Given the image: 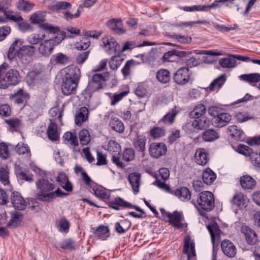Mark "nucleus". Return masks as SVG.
Listing matches in <instances>:
<instances>
[{"instance_id": "nucleus-1", "label": "nucleus", "mask_w": 260, "mask_h": 260, "mask_svg": "<svg viewBox=\"0 0 260 260\" xmlns=\"http://www.w3.org/2000/svg\"><path fill=\"white\" fill-rule=\"evenodd\" d=\"M36 50V48L33 45L22 46L21 41L17 39L10 47L7 57L11 61L15 59L25 66L31 61L32 56Z\"/></svg>"}, {"instance_id": "nucleus-2", "label": "nucleus", "mask_w": 260, "mask_h": 260, "mask_svg": "<svg viewBox=\"0 0 260 260\" xmlns=\"http://www.w3.org/2000/svg\"><path fill=\"white\" fill-rule=\"evenodd\" d=\"M36 50V48L33 45L22 46L21 41L17 39L10 47L7 57L11 61L15 59L25 66L31 61L32 56Z\"/></svg>"}, {"instance_id": "nucleus-3", "label": "nucleus", "mask_w": 260, "mask_h": 260, "mask_svg": "<svg viewBox=\"0 0 260 260\" xmlns=\"http://www.w3.org/2000/svg\"><path fill=\"white\" fill-rule=\"evenodd\" d=\"M191 203L198 209L211 211L215 206L213 194L209 191H202L198 196L197 200L192 199Z\"/></svg>"}, {"instance_id": "nucleus-4", "label": "nucleus", "mask_w": 260, "mask_h": 260, "mask_svg": "<svg viewBox=\"0 0 260 260\" xmlns=\"http://www.w3.org/2000/svg\"><path fill=\"white\" fill-rule=\"evenodd\" d=\"M208 111L209 114L213 117L212 124L216 127L221 128L227 125L232 119L231 114L222 112L219 107L211 106Z\"/></svg>"}, {"instance_id": "nucleus-5", "label": "nucleus", "mask_w": 260, "mask_h": 260, "mask_svg": "<svg viewBox=\"0 0 260 260\" xmlns=\"http://www.w3.org/2000/svg\"><path fill=\"white\" fill-rule=\"evenodd\" d=\"M59 35L61 37L56 36L41 42L38 48L39 53L45 57H48L52 53L54 47L59 44L63 39L73 37L71 35L67 36L64 31L60 32Z\"/></svg>"}, {"instance_id": "nucleus-6", "label": "nucleus", "mask_w": 260, "mask_h": 260, "mask_svg": "<svg viewBox=\"0 0 260 260\" xmlns=\"http://www.w3.org/2000/svg\"><path fill=\"white\" fill-rule=\"evenodd\" d=\"M81 72L79 68L69 67L61 70L56 78L62 81H79Z\"/></svg>"}, {"instance_id": "nucleus-7", "label": "nucleus", "mask_w": 260, "mask_h": 260, "mask_svg": "<svg viewBox=\"0 0 260 260\" xmlns=\"http://www.w3.org/2000/svg\"><path fill=\"white\" fill-rule=\"evenodd\" d=\"M36 186L39 191L36 195L38 200L43 201V197L50 193L55 188V185L50 182L47 179L41 178L38 179L36 183Z\"/></svg>"}, {"instance_id": "nucleus-8", "label": "nucleus", "mask_w": 260, "mask_h": 260, "mask_svg": "<svg viewBox=\"0 0 260 260\" xmlns=\"http://www.w3.org/2000/svg\"><path fill=\"white\" fill-rule=\"evenodd\" d=\"M149 151L151 157L158 158L166 154L167 148L164 143H152L149 146Z\"/></svg>"}, {"instance_id": "nucleus-9", "label": "nucleus", "mask_w": 260, "mask_h": 260, "mask_svg": "<svg viewBox=\"0 0 260 260\" xmlns=\"http://www.w3.org/2000/svg\"><path fill=\"white\" fill-rule=\"evenodd\" d=\"M118 206H120L127 208H134L136 211L141 212L142 214H144V211L139 207L133 205L132 204L125 201L124 200L120 197H117L114 200L110 201L109 207L115 210H119Z\"/></svg>"}, {"instance_id": "nucleus-10", "label": "nucleus", "mask_w": 260, "mask_h": 260, "mask_svg": "<svg viewBox=\"0 0 260 260\" xmlns=\"http://www.w3.org/2000/svg\"><path fill=\"white\" fill-rule=\"evenodd\" d=\"M12 206L18 210H24L26 207V203L20 192L13 191L10 197Z\"/></svg>"}, {"instance_id": "nucleus-11", "label": "nucleus", "mask_w": 260, "mask_h": 260, "mask_svg": "<svg viewBox=\"0 0 260 260\" xmlns=\"http://www.w3.org/2000/svg\"><path fill=\"white\" fill-rule=\"evenodd\" d=\"M241 232L245 236L247 242L250 245H254L258 242V236L255 232L247 225H243Z\"/></svg>"}, {"instance_id": "nucleus-12", "label": "nucleus", "mask_w": 260, "mask_h": 260, "mask_svg": "<svg viewBox=\"0 0 260 260\" xmlns=\"http://www.w3.org/2000/svg\"><path fill=\"white\" fill-rule=\"evenodd\" d=\"M221 248L223 253L228 257H234L237 253L235 245L229 240L225 239L221 243Z\"/></svg>"}, {"instance_id": "nucleus-13", "label": "nucleus", "mask_w": 260, "mask_h": 260, "mask_svg": "<svg viewBox=\"0 0 260 260\" xmlns=\"http://www.w3.org/2000/svg\"><path fill=\"white\" fill-rule=\"evenodd\" d=\"M123 23L121 19L113 18L107 22L108 27L114 33L119 35H122L125 32L123 28Z\"/></svg>"}, {"instance_id": "nucleus-14", "label": "nucleus", "mask_w": 260, "mask_h": 260, "mask_svg": "<svg viewBox=\"0 0 260 260\" xmlns=\"http://www.w3.org/2000/svg\"><path fill=\"white\" fill-rule=\"evenodd\" d=\"M10 98L14 100L15 104L25 105L30 98V95L23 88H20L16 93L11 95Z\"/></svg>"}, {"instance_id": "nucleus-15", "label": "nucleus", "mask_w": 260, "mask_h": 260, "mask_svg": "<svg viewBox=\"0 0 260 260\" xmlns=\"http://www.w3.org/2000/svg\"><path fill=\"white\" fill-rule=\"evenodd\" d=\"M102 42L107 53L111 54L116 52L118 44L114 38L105 36L103 38Z\"/></svg>"}, {"instance_id": "nucleus-16", "label": "nucleus", "mask_w": 260, "mask_h": 260, "mask_svg": "<svg viewBox=\"0 0 260 260\" xmlns=\"http://www.w3.org/2000/svg\"><path fill=\"white\" fill-rule=\"evenodd\" d=\"M191 74L187 68L182 67L179 69L174 74V81H189L192 80Z\"/></svg>"}, {"instance_id": "nucleus-17", "label": "nucleus", "mask_w": 260, "mask_h": 260, "mask_svg": "<svg viewBox=\"0 0 260 260\" xmlns=\"http://www.w3.org/2000/svg\"><path fill=\"white\" fill-rule=\"evenodd\" d=\"M147 139L143 135H138L133 141L134 147L138 152L142 153V156H144L146 150V144Z\"/></svg>"}, {"instance_id": "nucleus-18", "label": "nucleus", "mask_w": 260, "mask_h": 260, "mask_svg": "<svg viewBox=\"0 0 260 260\" xmlns=\"http://www.w3.org/2000/svg\"><path fill=\"white\" fill-rule=\"evenodd\" d=\"M183 252L187 254V260H191L192 257L196 255L194 244L191 242L189 237L186 236L184 239Z\"/></svg>"}, {"instance_id": "nucleus-19", "label": "nucleus", "mask_w": 260, "mask_h": 260, "mask_svg": "<svg viewBox=\"0 0 260 260\" xmlns=\"http://www.w3.org/2000/svg\"><path fill=\"white\" fill-rule=\"evenodd\" d=\"M210 126V120L206 117L195 118L191 123V126L196 130H206Z\"/></svg>"}, {"instance_id": "nucleus-20", "label": "nucleus", "mask_w": 260, "mask_h": 260, "mask_svg": "<svg viewBox=\"0 0 260 260\" xmlns=\"http://www.w3.org/2000/svg\"><path fill=\"white\" fill-rule=\"evenodd\" d=\"M88 109L85 107H82L79 109L75 116V123L77 125H81L83 122L88 120Z\"/></svg>"}, {"instance_id": "nucleus-21", "label": "nucleus", "mask_w": 260, "mask_h": 260, "mask_svg": "<svg viewBox=\"0 0 260 260\" xmlns=\"http://www.w3.org/2000/svg\"><path fill=\"white\" fill-rule=\"evenodd\" d=\"M141 177V174L138 172L132 173L128 175V180L135 194L139 191Z\"/></svg>"}, {"instance_id": "nucleus-22", "label": "nucleus", "mask_w": 260, "mask_h": 260, "mask_svg": "<svg viewBox=\"0 0 260 260\" xmlns=\"http://www.w3.org/2000/svg\"><path fill=\"white\" fill-rule=\"evenodd\" d=\"M207 228L210 234L212 243L214 245L216 239L218 240L220 238L221 231L216 222L208 224Z\"/></svg>"}, {"instance_id": "nucleus-23", "label": "nucleus", "mask_w": 260, "mask_h": 260, "mask_svg": "<svg viewBox=\"0 0 260 260\" xmlns=\"http://www.w3.org/2000/svg\"><path fill=\"white\" fill-rule=\"evenodd\" d=\"M169 222L170 224L173 226L180 229L182 227L183 225L181 223L182 221V216L177 212L174 211L173 213L168 214Z\"/></svg>"}, {"instance_id": "nucleus-24", "label": "nucleus", "mask_w": 260, "mask_h": 260, "mask_svg": "<svg viewBox=\"0 0 260 260\" xmlns=\"http://www.w3.org/2000/svg\"><path fill=\"white\" fill-rule=\"evenodd\" d=\"M76 244L75 242L72 239H65L61 242L55 246V248L59 251H61L60 248L65 250L73 251L76 249Z\"/></svg>"}, {"instance_id": "nucleus-25", "label": "nucleus", "mask_w": 260, "mask_h": 260, "mask_svg": "<svg viewBox=\"0 0 260 260\" xmlns=\"http://www.w3.org/2000/svg\"><path fill=\"white\" fill-rule=\"evenodd\" d=\"M217 5L211 4L210 5H193L192 6H184L180 7V9L186 12L193 11H208L211 9H214Z\"/></svg>"}, {"instance_id": "nucleus-26", "label": "nucleus", "mask_w": 260, "mask_h": 260, "mask_svg": "<svg viewBox=\"0 0 260 260\" xmlns=\"http://www.w3.org/2000/svg\"><path fill=\"white\" fill-rule=\"evenodd\" d=\"M178 112L174 108L171 111L168 112L164 117L158 121V123L161 124L163 123L167 125H170L172 124L175 120V118L177 115Z\"/></svg>"}, {"instance_id": "nucleus-27", "label": "nucleus", "mask_w": 260, "mask_h": 260, "mask_svg": "<svg viewBox=\"0 0 260 260\" xmlns=\"http://www.w3.org/2000/svg\"><path fill=\"white\" fill-rule=\"evenodd\" d=\"M174 194L184 202L188 201L191 199V192L186 187H181L176 189L174 192Z\"/></svg>"}, {"instance_id": "nucleus-28", "label": "nucleus", "mask_w": 260, "mask_h": 260, "mask_svg": "<svg viewBox=\"0 0 260 260\" xmlns=\"http://www.w3.org/2000/svg\"><path fill=\"white\" fill-rule=\"evenodd\" d=\"M216 178V174L209 168L204 170L202 173V179L205 184H212Z\"/></svg>"}, {"instance_id": "nucleus-29", "label": "nucleus", "mask_w": 260, "mask_h": 260, "mask_svg": "<svg viewBox=\"0 0 260 260\" xmlns=\"http://www.w3.org/2000/svg\"><path fill=\"white\" fill-rule=\"evenodd\" d=\"M206 112V108L203 104L196 106L193 110L189 113V116L191 118H198L204 117Z\"/></svg>"}, {"instance_id": "nucleus-30", "label": "nucleus", "mask_w": 260, "mask_h": 260, "mask_svg": "<svg viewBox=\"0 0 260 260\" xmlns=\"http://www.w3.org/2000/svg\"><path fill=\"white\" fill-rule=\"evenodd\" d=\"M202 138L205 142H212L219 138L217 132L213 128L206 129L202 133Z\"/></svg>"}, {"instance_id": "nucleus-31", "label": "nucleus", "mask_w": 260, "mask_h": 260, "mask_svg": "<svg viewBox=\"0 0 260 260\" xmlns=\"http://www.w3.org/2000/svg\"><path fill=\"white\" fill-rule=\"evenodd\" d=\"M240 182L242 187L247 189H252L256 184L255 180L248 175L241 177Z\"/></svg>"}, {"instance_id": "nucleus-32", "label": "nucleus", "mask_w": 260, "mask_h": 260, "mask_svg": "<svg viewBox=\"0 0 260 260\" xmlns=\"http://www.w3.org/2000/svg\"><path fill=\"white\" fill-rule=\"evenodd\" d=\"M78 82H62L61 90L63 94L69 95L75 93L78 87Z\"/></svg>"}, {"instance_id": "nucleus-33", "label": "nucleus", "mask_w": 260, "mask_h": 260, "mask_svg": "<svg viewBox=\"0 0 260 260\" xmlns=\"http://www.w3.org/2000/svg\"><path fill=\"white\" fill-rule=\"evenodd\" d=\"M194 156L196 162L200 165L205 166L208 162L207 153L203 148L197 149Z\"/></svg>"}, {"instance_id": "nucleus-34", "label": "nucleus", "mask_w": 260, "mask_h": 260, "mask_svg": "<svg viewBox=\"0 0 260 260\" xmlns=\"http://www.w3.org/2000/svg\"><path fill=\"white\" fill-rule=\"evenodd\" d=\"M94 236L102 240L107 239L110 236L109 229L107 226H99L94 233Z\"/></svg>"}, {"instance_id": "nucleus-35", "label": "nucleus", "mask_w": 260, "mask_h": 260, "mask_svg": "<svg viewBox=\"0 0 260 260\" xmlns=\"http://www.w3.org/2000/svg\"><path fill=\"white\" fill-rule=\"evenodd\" d=\"M64 141H67L70 146L75 148L79 145L77 135L75 133L67 132L63 136Z\"/></svg>"}, {"instance_id": "nucleus-36", "label": "nucleus", "mask_w": 260, "mask_h": 260, "mask_svg": "<svg viewBox=\"0 0 260 260\" xmlns=\"http://www.w3.org/2000/svg\"><path fill=\"white\" fill-rule=\"evenodd\" d=\"M69 193L62 191L57 188L54 191H52L50 193L43 197L44 202H50L55 199V197H63L68 196Z\"/></svg>"}, {"instance_id": "nucleus-37", "label": "nucleus", "mask_w": 260, "mask_h": 260, "mask_svg": "<svg viewBox=\"0 0 260 260\" xmlns=\"http://www.w3.org/2000/svg\"><path fill=\"white\" fill-rule=\"evenodd\" d=\"M48 138L52 141H55L59 139V134L57 131V125L54 122L49 123L47 130Z\"/></svg>"}, {"instance_id": "nucleus-38", "label": "nucleus", "mask_w": 260, "mask_h": 260, "mask_svg": "<svg viewBox=\"0 0 260 260\" xmlns=\"http://www.w3.org/2000/svg\"><path fill=\"white\" fill-rule=\"evenodd\" d=\"M92 190V192L97 197L101 199H108L110 197L109 193L102 186L95 183V185L92 186L90 188Z\"/></svg>"}, {"instance_id": "nucleus-39", "label": "nucleus", "mask_w": 260, "mask_h": 260, "mask_svg": "<svg viewBox=\"0 0 260 260\" xmlns=\"http://www.w3.org/2000/svg\"><path fill=\"white\" fill-rule=\"evenodd\" d=\"M219 64L224 68H233L237 66V61L234 58L231 56L228 57L221 58L219 60Z\"/></svg>"}, {"instance_id": "nucleus-40", "label": "nucleus", "mask_w": 260, "mask_h": 260, "mask_svg": "<svg viewBox=\"0 0 260 260\" xmlns=\"http://www.w3.org/2000/svg\"><path fill=\"white\" fill-rule=\"evenodd\" d=\"M109 125L113 130L119 133H122L124 131L123 122L118 118L114 117L111 118Z\"/></svg>"}, {"instance_id": "nucleus-41", "label": "nucleus", "mask_w": 260, "mask_h": 260, "mask_svg": "<svg viewBox=\"0 0 260 260\" xmlns=\"http://www.w3.org/2000/svg\"><path fill=\"white\" fill-rule=\"evenodd\" d=\"M22 216L23 215L21 213L16 211L12 213L10 219L7 223V226L10 228L17 227L19 225V219L22 218Z\"/></svg>"}, {"instance_id": "nucleus-42", "label": "nucleus", "mask_w": 260, "mask_h": 260, "mask_svg": "<svg viewBox=\"0 0 260 260\" xmlns=\"http://www.w3.org/2000/svg\"><path fill=\"white\" fill-rule=\"evenodd\" d=\"M246 196L242 193L239 192L236 193L231 201L232 203L240 208H243L245 207L246 203Z\"/></svg>"}, {"instance_id": "nucleus-43", "label": "nucleus", "mask_w": 260, "mask_h": 260, "mask_svg": "<svg viewBox=\"0 0 260 260\" xmlns=\"http://www.w3.org/2000/svg\"><path fill=\"white\" fill-rule=\"evenodd\" d=\"M52 59L56 64L66 65L69 62L70 57L61 52H59L53 55Z\"/></svg>"}, {"instance_id": "nucleus-44", "label": "nucleus", "mask_w": 260, "mask_h": 260, "mask_svg": "<svg viewBox=\"0 0 260 260\" xmlns=\"http://www.w3.org/2000/svg\"><path fill=\"white\" fill-rule=\"evenodd\" d=\"M106 86L105 83H104L103 82H88L85 91L87 93L91 94L94 91L104 89Z\"/></svg>"}, {"instance_id": "nucleus-45", "label": "nucleus", "mask_w": 260, "mask_h": 260, "mask_svg": "<svg viewBox=\"0 0 260 260\" xmlns=\"http://www.w3.org/2000/svg\"><path fill=\"white\" fill-rule=\"evenodd\" d=\"M45 37L44 33L34 34L27 37V40L31 45L40 44Z\"/></svg>"}, {"instance_id": "nucleus-46", "label": "nucleus", "mask_w": 260, "mask_h": 260, "mask_svg": "<svg viewBox=\"0 0 260 260\" xmlns=\"http://www.w3.org/2000/svg\"><path fill=\"white\" fill-rule=\"evenodd\" d=\"M6 81H20V76L16 69H11L6 74Z\"/></svg>"}, {"instance_id": "nucleus-47", "label": "nucleus", "mask_w": 260, "mask_h": 260, "mask_svg": "<svg viewBox=\"0 0 260 260\" xmlns=\"http://www.w3.org/2000/svg\"><path fill=\"white\" fill-rule=\"evenodd\" d=\"M158 81H170L171 76L170 72L166 69H160L156 74Z\"/></svg>"}, {"instance_id": "nucleus-48", "label": "nucleus", "mask_w": 260, "mask_h": 260, "mask_svg": "<svg viewBox=\"0 0 260 260\" xmlns=\"http://www.w3.org/2000/svg\"><path fill=\"white\" fill-rule=\"evenodd\" d=\"M239 79L243 81H260V74L254 73L243 74L239 76Z\"/></svg>"}, {"instance_id": "nucleus-49", "label": "nucleus", "mask_w": 260, "mask_h": 260, "mask_svg": "<svg viewBox=\"0 0 260 260\" xmlns=\"http://www.w3.org/2000/svg\"><path fill=\"white\" fill-rule=\"evenodd\" d=\"M80 142L82 145H86L90 141V136L89 132L86 129H83L79 133Z\"/></svg>"}, {"instance_id": "nucleus-50", "label": "nucleus", "mask_w": 260, "mask_h": 260, "mask_svg": "<svg viewBox=\"0 0 260 260\" xmlns=\"http://www.w3.org/2000/svg\"><path fill=\"white\" fill-rule=\"evenodd\" d=\"M70 227V223L64 216L60 218L58 221L57 228L60 232L68 233Z\"/></svg>"}, {"instance_id": "nucleus-51", "label": "nucleus", "mask_w": 260, "mask_h": 260, "mask_svg": "<svg viewBox=\"0 0 260 260\" xmlns=\"http://www.w3.org/2000/svg\"><path fill=\"white\" fill-rule=\"evenodd\" d=\"M237 152L246 156H249V158L254 152L248 146L244 144H240L237 147Z\"/></svg>"}, {"instance_id": "nucleus-52", "label": "nucleus", "mask_w": 260, "mask_h": 260, "mask_svg": "<svg viewBox=\"0 0 260 260\" xmlns=\"http://www.w3.org/2000/svg\"><path fill=\"white\" fill-rule=\"evenodd\" d=\"M135 152L133 148H125L123 150L122 153L123 159L127 162H129L134 159Z\"/></svg>"}, {"instance_id": "nucleus-53", "label": "nucleus", "mask_w": 260, "mask_h": 260, "mask_svg": "<svg viewBox=\"0 0 260 260\" xmlns=\"http://www.w3.org/2000/svg\"><path fill=\"white\" fill-rule=\"evenodd\" d=\"M126 89L124 91L118 94H114L113 95L111 102V105H116L118 102L120 101L123 97L126 96L129 93V91L128 86H126Z\"/></svg>"}, {"instance_id": "nucleus-54", "label": "nucleus", "mask_w": 260, "mask_h": 260, "mask_svg": "<svg viewBox=\"0 0 260 260\" xmlns=\"http://www.w3.org/2000/svg\"><path fill=\"white\" fill-rule=\"evenodd\" d=\"M171 38L177 40L182 44H189L191 42V38L189 36L174 34L170 36Z\"/></svg>"}, {"instance_id": "nucleus-55", "label": "nucleus", "mask_w": 260, "mask_h": 260, "mask_svg": "<svg viewBox=\"0 0 260 260\" xmlns=\"http://www.w3.org/2000/svg\"><path fill=\"white\" fill-rule=\"evenodd\" d=\"M228 131L231 133L233 137L241 139L244 134L243 132L238 128L235 125H230L228 127Z\"/></svg>"}, {"instance_id": "nucleus-56", "label": "nucleus", "mask_w": 260, "mask_h": 260, "mask_svg": "<svg viewBox=\"0 0 260 260\" xmlns=\"http://www.w3.org/2000/svg\"><path fill=\"white\" fill-rule=\"evenodd\" d=\"M0 181L4 185L10 183L9 179V170L7 168L1 167L0 168Z\"/></svg>"}, {"instance_id": "nucleus-57", "label": "nucleus", "mask_w": 260, "mask_h": 260, "mask_svg": "<svg viewBox=\"0 0 260 260\" xmlns=\"http://www.w3.org/2000/svg\"><path fill=\"white\" fill-rule=\"evenodd\" d=\"M15 150L18 154L26 153L28 156H30V151L28 146L24 143L18 144L15 147Z\"/></svg>"}, {"instance_id": "nucleus-58", "label": "nucleus", "mask_w": 260, "mask_h": 260, "mask_svg": "<svg viewBox=\"0 0 260 260\" xmlns=\"http://www.w3.org/2000/svg\"><path fill=\"white\" fill-rule=\"evenodd\" d=\"M33 6L34 5H31L24 0H20L17 3V8L20 11H29L32 8Z\"/></svg>"}, {"instance_id": "nucleus-59", "label": "nucleus", "mask_w": 260, "mask_h": 260, "mask_svg": "<svg viewBox=\"0 0 260 260\" xmlns=\"http://www.w3.org/2000/svg\"><path fill=\"white\" fill-rule=\"evenodd\" d=\"M107 150L110 152L119 153L120 146L116 141L110 140L108 143Z\"/></svg>"}, {"instance_id": "nucleus-60", "label": "nucleus", "mask_w": 260, "mask_h": 260, "mask_svg": "<svg viewBox=\"0 0 260 260\" xmlns=\"http://www.w3.org/2000/svg\"><path fill=\"white\" fill-rule=\"evenodd\" d=\"M9 156V151L8 146L5 142L0 143V157L4 159H6Z\"/></svg>"}, {"instance_id": "nucleus-61", "label": "nucleus", "mask_w": 260, "mask_h": 260, "mask_svg": "<svg viewBox=\"0 0 260 260\" xmlns=\"http://www.w3.org/2000/svg\"><path fill=\"white\" fill-rule=\"evenodd\" d=\"M147 90L144 84L141 83L135 89V93L139 98H143L147 95Z\"/></svg>"}, {"instance_id": "nucleus-62", "label": "nucleus", "mask_w": 260, "mask_h": 260, "mask_svg": "<svg viewBox=\"0 0 260 260\" xmlns=\"http://www.w3.org/2000/svg\"><path fill=\"white\" fill-rule=\"evenodd\" d=\"M123 59L121 58L119 56H113L109 63L110 69L113 70H116L120 64V62Z\"/></svg>"}, {"instance_id": "nucleus-63", "label": "nucleus", "mask_w": 260, "mask_h": 260, "mask_svg": "<svg viewBox=\"0 0 260 260\" xmlns=\"http://www.w3.org/2000/svg\"><path fill=\"white\" fill-rule=\"evenodd\" d=\"M166 131L159 127H154L150 131V135L153 138H158L165 135Z\"/></svg>"}, {"instance_id": "nucleus-64", "label": "nucleus", "mask_w": 260, "mask_h": 260, "mask_svg": "<svg viewBox=\"0 0 260 260\" xmlns=\"http://www.w3.org/2000/svg\"><path fill=\"white\" fill-rule=\"evenodd\" d=\"M4 13L7 19H9L14 22H19L23 20V18L20 15H14L12 11L6 10Z\"/></svg>"}]
</instances>
